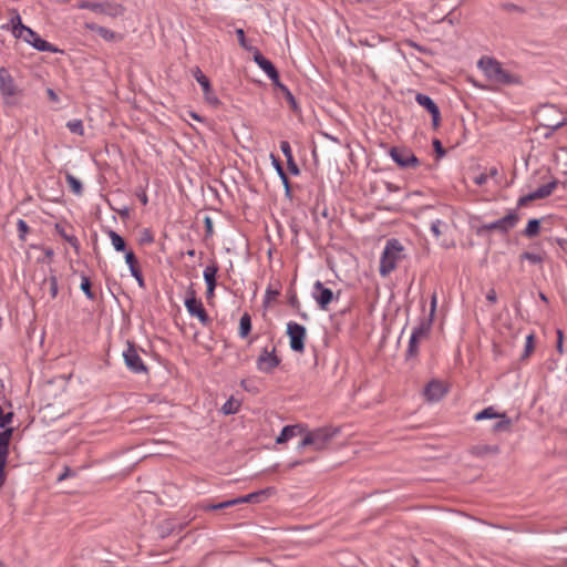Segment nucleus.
Wrapping results in <instances>:
<instances>
[{"label": "nucleus", "instance_id": "obj_1", "mask_svg": "<svg viewBox=\"0 0 567 567\" xmlns=\"http://www.w3.org/2000/svg\"><path fill=\"white\" fill-rule=\"evenodd\" d=\"M405 257L402 243L396 238L389 239L380 257V276L386 278Z\"/></svg>", "mask_w": 567, "mask_h": 567}, {"label": "nucleus", "instance_id": "obj_2", "mask_svg": "<svg viewBox=\"0 0 567 567\" xmlns=\"http://www.w3.org/2000/svg\"><path fill=\"white\" fill-rule=\"evenodd\" d=\"M340 433L338 427L323 426L312 431H306L298 444V450L311 446L315 451H322L328 447L334 436Z\"/></svg>", "mask_w": 567, "mask_h": 567}, {"label": "nucleus", "instance_id": "obj_3", "mask_svg": "<svg viewBox=\"0 0 567 567\" xmlns=\"http://www.w3.org/2000/svg\"><path fill=\"white\" fill-rule=\"evenodd\" d=\"M539 126H543L547 131L544 133V137L548 138L551 134L566 124V117L564 114L551 104H545L539 107L538 113Z\"/></svg>", "mask_w": 567, "mask_h": 567}, {"label": "nucleus", "instance_id": "obj_4", "mask_svg": "<svg viewBox=\"0 0 567 567\" xmlns=\"http://www.w3.org/2000/svg\"><path fill=\"white\" fill-rule=\"evenodd\" d=\"M478 68L494 83L512 84L515 82V76L503 69L502 64L493 58L483 56L478 61Z\"/></svg>", "mask_w": 567, "mask_h": 567}, {"label": "nucleus", "instance_id": "obj_5", "mask_svg": "<svg viewBox=\"0 0 567 567\" xmlns=\"http://www.w3.org/2000/svg\"><path fill=\"white\" fill-rule=\"evenodd\" d=\"M0 94L7 106L18 105L22 96V91L6 68H0Z\"/></svg>", "mask_w": 567, "mask_h": 567}, {"label": "nucleus", "instance_id": "obj_6", "mask_svg": "<svg viewBox=\"0 0 567 567\" xmlns=\"http://www.w3.org/2000/svg\"><path fill=\"white\" fill-rule=\"evenodd\" d=\"M488 419H498V421L492 427L493 432H505L511 427V420L506 416V414H499L492 405L485 408L474 415L475 421H483Z\"/></svg>", "mask_w": 567, "mask_h": 567}, {"label": "nucleus", "instance_id": "obj_7", "mask_svg": "<svg viewBox=\"0 0 567 567\" xmlns=\"http://www.w3.org/2000/svg\"><path fill=\"white\" fill-rule=\"evenodd\" d=\"M287 334L289 337L290 349L295 352L302 353L307 336L306 328L300 323L290 321L287 323Z\"/></svg>", "mask_w": 567, "mask_h": 567}, {"label": "nucleus", "instance_id": "obj_8", "mask_svg": "<svg viewBox=\"0 0 567 567\" xmlns=\"http://www.w3.org/2000/svg\"><path fill=\"white\" fill-rule=\"evenodd\" d=\"M123 359L127 369L133 373H147L148 369L140 357L134 343L127 342V348L123 352Z\"/></svg>", "mask_w": 567, "mask_h": 567}, {"label": "nucleus", "instance_id": "obj_9", "mask_svg": "<svg viewBox=\"0 0 567 567\" xmlns=\"http://www.w3.org/2000/svg\"><path fill=\"white\" fill-rule=\"evenodd\" d=\"M281 362V359L276 353V347L269 350L264 348L257 358V369L262 373H271Z\"/></svg>", "mask_w": 567, "mask_h": 567}, {"label": "nucleus", "instance_id": "obj_10", "mask_svg": "<svg viewBox=\"0 0 567 567\" xmlns=\"http://www.w3.org/2000/svg\"><path fill=\"white\" fill-rule=\"evenodd\" d=\"M390 156L402 168H415L420 165V161L414 153L405 147H392Z\"/></svg>", "mask_w": 567, "mask_h": 567}, {"label": "nucleus", "instance_id": "obj_11", "mask_svg": "<svg viewBox=\"0 0 567 567\" xmlns=\"http://www.w3.org/2000/svg\"><path fill=\"white\" fill-rule=\"evenodd\" d=\"M192 74L197 83L202 86L205 101L212 106H219L220 101L214 93L209 79L202 72L198 66H195L192 70Z\"/></svg>", "mask_w": 567, "mask_h": 567}, {"label": "nucleus", "instance_id": "obj_12", "mask_svg": "<svg viewBox=\"0 0 567 567\" xmlns=\"http://www.w3.org/2000/svg\"><path fill=\"white\" fill-rule=\"evenodd\" d=\"M185 307L190 316L198 318V320L207 326L210 322V318L208 317L203 302L195 297V292L192 291L190 296L185 300Z\"/></svg>", "mask_w": 567, "mask_h": 567}, {"label": "nucleus", "instance_id": "obj_13", "mask_svg": "<svg viewBox=\"0 0 567 567\" xmlns=\"http://www.w3.org/2000/svg\"><path fill=\"white\" fill-rule=\"evenodd\" d=\"M312 297L321 310H328V306L334 298L333 291L317 280L313 284Z\"/></svg>", "mask_w": 567, "mask_h": 567}, {"label": "nucleus", "instance_id": "obj_14", "mask_svg": "<svg viewBox=\"0 0 567 567\" xmlns=\"http://www.w3.org/2000/svg\"><path fill=\"white\" fill-rule=\"evenodd\" d=\"M517 221H518V216L514 213H509L506 216H504L493 223L485 224L483 226V228L486 230H498L501 233H506L509 229H512L516 225Z\"/></svg>", "mask_w": 567, "mask_h": 567}, {"label": "nucleus", "instance_id": "obj_15", "mask_svg": "<svg viewBox=\"0 0 567 567\" xmlns=\"http://www.w3.org/2000/svg\"><path fill=\"white\" fill-rule=\"evenodd\" d=\"M416 102L423 106L432 116V124L436 128L440 124V109L436 103L429 96L422 93H417L415 96Z\"/></svg>", "mask_w": 567, "mask_h": 567}, {"label": "nucleus", "instance_id": "obj_16", "mask_svg": "<svg viewBox=\"0 0 567 567\" xmlns=\"http://www.w3.org/2000/svg\"><path fill=\"white\" fill-rule=\"evenodd\" d=\"M446 392L447 389L442 381L432 380L427 383L423 393L427 401L437 402L446 394Z\"/></svg>", "mask_w": 567, "mask_h": 567}, {"label": "nucleus", "instance_id": "obj_17", "mask_svg": "<svg viewBox=\"0 0 567 567\" xmlns=\"http://www.w3.org/2000/svg\"><path fill=\"white\" fill-rule=\"evenodd\" d=\"M254 61L268 75V78L272 81V84L277 83L279 80V73L270 60L265 58L258 50H256L254 54Z\"/></svg>", "mask_w": 567, "mask_h": 567}, {"label": "nucleus", "instance_id": "obj_18", "mask_svg": "<svg viewBox=\"0 0 567 567\" xmlns=\"http://www.w3.org/2000/svg\"><path fill=\"white\" fill-rule=\"evenodd\" d=\"M40 291H41V297L43 298L45 295H49L50 297V300L56 298L58 296V291H59V288H58V278L54 274V270H50V276L49 277H44L40 284Z\"/></svg>", "mask_w": 567, "mask_h": 567}, {"label": "nucleus", "instance_id": "obj_19", "mask_svg": "<svg viewBox=\"0 0 567 567\" xmlns=\"http://www.w3.org/2000/svg\"><path fill=\"white\" fill-rule=\"evenodd\" d=\"M306 426L303 424H292V425H286L280 434L276 439L277 444H284L288 442L289 440L298 436V435H305Z\"/></svg>", "mask_w": 567, "mask_h": 567}, {"label": "nucleus", "instance_id": "obj_20", "mask_svg": "<svg viewBox=\"0 0 567 567\" xmlns=\"http://www.w3.org/2000/svg\"><path fill=\"white\" fill-rule=\"evenodd\" d=\"M125 262L127 264L131 275L136 279L141 288H145V280L142 271L138 267V261L135 254L132 250L125 252Z\"/></svg>", "mask_w": 567, "mask_h": 567}, {"label": "nucleus", "instance_id": "obj_21", "mask_svg": "<svg viewBox=\"0 0 567 567\" xmlns=\"http://www.w3.org/2000/svg\"><path fill=\"white\" fill-rule=\"evenodd\" d=\"M557 184H558V181L555 177L550 176L546 183L534 188V194H533L534 200L543 199V198H546L549 195H551L554 189L557 187Z\"/></svg>", "mask_w": 567, "mask_h": 567}, {"label": "nucleus", "instance_id": "obj_22", "mask_svg": "<svg viewBox=\"0 0 567 567\" xmlns=\"http://www.w3.org/2000/svg\"><path fill=\"white\" fill-rule=\"evenodd\" d=\"M470 453L476 457H486L498 454L499 447L497 445L476 444L470 449Z\"/></svg>", "mask_w": 567, "mask_h": 567}, {"label": "nucleus", "instance_id": "obj_23", "mask_svg": "<svg viewBox=\"0 0 567 567\" xmlns=\"http://www.w3.org/2000/svg\"><path fill=\"white\" fill-rule=\"evenodd\" d=\"M219 270L218 264L216 260H213L206 268L204 269L203 277L206 284V287L213 288L217 286V272Z\"/></svg>", "mask_w": 567, "mask_h": 567}, {"label": "nucleus", "instance_id": "obj_24", "mask_svg": "<svg viewBox=\"0 0 567 567\" xmlns=\"http://www.w3.org/2000/svg\"><path fill=\"white\" fill-rule=\"evenodd\" d=\"M433 319L430 317H423L417 326H415L412 330L411 334H415L421 340H424L429 337L431 328H432Z\"/></svg>", "mask_w": 567, "mask_h": 567}, {"label": "nucleus", "instance_id": "obj_25", "mask_svg": "<svg viewBox=\"0 0 567 567\" xmlns=\"http://www.w3.org/2000/svg\"><path fill=\"white\" fill-rule=\"evenodd\" d=\"M270 491H271L270 488L261 489V491H258V492H254V493L247 494L245 496L233 498V501L235 502V505L243 504V503H258V502L261 501V498H264L267 495H269Z\"/></svg>", "mask_w": 567, "mask_h": 567}, {"label": "nucleus", "instance_id": "obj_26", "mask_svg": "<svg viewBox=\"0 0 567 567\" xmlns=\"http://www.w3.org/2000/svg\"><path fill=\"white\" fill-rule=\"evenodd\" d=\"M27 43L32 45L35 50L41 51V52L55 53L59 51V49L56 47H54L52 43L45 41L44 39L40 38V35H38L34 39H27Z\"/></svg>", "mask_w": 567, "mask_h": 567}, {"label": "nucleus", "instance_id": "obj_27", "mask_svg": "<svg viewBox=\"0 0 567 567\" xmlns=\"http://www.w3.org/2000/svg\"><path fill=\"white\" fill-rule=\"evenodd\" d=\"M66 226L62 224H55V230L56 233L66 241L69 243L74 250L78 252L80 249V243L79 239L69 233H66Z\"/></svg>", "mask_w": 567, "mask_h": 567}, {"label": "nucleus", "instance_id": "obj_28", "mask_svg": "<svg viewBox=\"0 0 567 567\" xmlns=\"http://www.w3.org/2000/svg\"><path fill=\"white\" fill-rule=\"evenodd\" d=\"M272 163H274V166L282 182V185L285 187V193H286V196L287 197H290L291 196V188H290V182H289V178L287 176V174L285 173L284 171V167L280 163V161L276 157L272 156Z\"/></svg>", "mask_w": 567, "mask_h": 567}, {"label": "nucleus", "instance_id": "obj_29", "mask_svg": "<svg viewBox=\"0 0 567 567\" xmlns=\"http://www.w3.org/2000/svg\"><path fill=\"white\" fill-rule=\"evenodd\" d=\"M274 85L281 91L292 111L297 112L299 109L298 103L291 91L284 83L280 82V79L277 81V83H274Z\"/></svg>", "mask_w": 567, "mask_h": 567}, {"label": "nucleus", "instance_id": "obj_30", "mask_svg": "<svg viewBox=\"0 0 567 567\" xmlns=\"http://www.w3.org/2000/svg\"><path fill=\"white\" fill-rule=\"evenodd\" d=\"M106 234L110 237L112 246L116 251H125L126 243L121 235H118L116 231L112 229H109Z\"/></svg>", "mask_w": 567, "mask_h": 567}, {"label": "nucleus", "instance_id": "obj_31", "mask_svg": "<svg viewBox=\"0 0 567 567\" xmlns=\"http://www.w3.org/2000/svg\"><path fill=\"white\" fill-rule=\"evenodd\" d=\"M11 23V32L14 37H23V30H27V25L22 23L21 17L19 13H14V16L10 19Z\"/></svg>", "mask_w": 567, "mask_h": 567}, {"label": "nucleus", "instance_id": "obj_32", "mask_svg": "<svg viewBox=\"0 0 567 567\" xmlns=\"http://www.w3.org/2000/svg\"><path fill=\"white\" fill-rule=\"evenodd\" d=\"M65 181L70 187V189L76 195L81 196L83 194V185L80 179H78L74 175L66 173Z\"/></svg>", "mask_w": 567, "mask_h": 567}, {"label": "nucleus", "instance_id": "obj_33", "mask_svg": "<svg viewBox=\"0 0 567 567\" xmlns=\"http://www.w3.org/2000/svg\"><path fill=\"white\" fill-rule=\"evenodd\" d=\"M235 505V502L233 499H228V501H225V502H220V503H217V504H213V503H207V502H203L199 507L205 511V512H208V511H217V509H225V508H229L231 506Z\"/></svg>", "mask_w": 567, "mask_h": 567}, {"label": "nucleus", "instance_id": "obj_34", "mask_svg": "<svg viewBox=\"0 0 567 567\" xmlns=\"http://www.w3.org/2000/svg\"><path fill=\"white\" fill-rule=\"evenodd\" d=\"M251 331V318L249 313L245 312L239 320V337L246 338Z\"/></svg>", "mask_w": 567, "mask_h": 567}, {"label": "nucleus", "instance_id": "obj_35", "mask_svg": "<svg viewBox=\"0 0 567 567\" xmlns=\"http://www.w3.org/2000/svg\"><path fill=\"white\" fill-rule=\"evenodd\" d=\"M87 27L106 41H114L117 38L116 33L107 28L94 24Z\"/></svg>", "mask_w": 567, "mask_h": 567}, {"label": "nucleus", "instance_id": "obj_36", "mask_svg": "<svg viewBox=\"0 0 567 567\" xmlns=\"http://www.w3.org/2000/svg\"><path fill=\"white\" fill-rule=\"evenodd\" d=\"M420 341L422 340L415 337V334H411L406 349V359H412L417 355Z\"/></svg>", "mask_w": 567, "mask_h": 567}, {"label": "nucleus", "instance_id": "obj_37", "mask_svg": "<svg viewBox=\"0 0 567 567\" xmlns=\"http://www.w3.org/2000/svg\"><path fill=\"white\" fill-rule=\"evenodd\" d=\"M240 408V402L238 400H235L234 398H230L229 400H227L220 411L226 414V415H229V414H235L238 412Z\"/></svg>", "mask_w": 567, "mask_h": 567}, {"label": "nucleus", "instance_id": "obj_38", "mask_svg": "<svg viewBox=\"0 0 567 567\" xmlns=\"http://www.w3.org/2000/svg\"><path fill=\"white\" fill-rule=\"evenodd\" d=\"M13 433V429L9 427L0 432V452L9 453L10 440Z\"/></svg>", "mask_w": 567, "mask_h": 567}, {"label": "nucleus", "instance_id": "obj_39", "mask_svg": "<svg viewBox=\"0 0 567 567\" xmlns=\"http://www.w3.org/2000/svg\"><path fill=\"white\" fill-rule=\"evenodd\" d=\"M82 8L89 9L95 13H107L110 14V4L107 3H96V2H85L82 4Z\"/></svg>", "mask_w": 567, "mask_h": 567}, {"label": "nucleus", "instance_id": "obj_40", "mask_svg": "<svg viewBox=\"0 0 567 567\" xmlns=\"http://www.w3.org/2000/svg\"><path fill=\"white\" fill-rule=\"evenodd\" d=\"M431 233L433 234V236L439 239L446 229H443V228H446V224L444 221H442L441 219H435L431 223Z\"/></svg>", "mask_w": 567, "mask_h": 567}, {"label": "nucleus", "instance_id": "obj_41", "mask_svg": "<svg viewBox=\"0 0 567 567\" xmlns=\"http://www.w3.org/2000/svg\"><path fill=\"white\" fill-rule=\"evenodd\" d=\"M80 288L84 292V295L87 297V299H90V300L95 299V293L91 289V281H90L89 277H86L84 275L81 277Z\"/></svg>", "mask_w": 567, "mask_h": 567}, {"label": "nucleus", "instance_id": "obj_42", "mask_svg": "<svg viewBox=\"0 0 567 567\" xmlns=\"http://www.w3.org/2000/svg\"><path fill=\"white\" fill-rule=\"evenodd\" d=\"M66 127L70 130L71 133L83 135L84 134V127L81 120H72L66 123Z\"/></svg>", "mask_w": 567, "mask_h": 567}, {"label": "nucleus", "instance_id": "obj_43", "mask_svg": "<svg viewBox=\"0 0 567 567\" xmlns=\"http://www.w3.org/2000/svg\"><path fill=\"white\" fill-rule=\"evenodd\" d=\"M8 455H9L8 452H0V489L2 488V486L4 485V482H6L4 470H6V465H7V461H8Z\"/></svg>", "mask_w": 567, "mask_h": 567}, {"label": "nucleus", "instance_id": "obj_44", "mask_svg": "<svg viewBox=\"0 0 567 567\" xmlns=\"http://www.w3.org/2000/svg\"><path fill=\"white\" fill-rule=\"evenodd\" d=\"M17 229H18V233H19V238L24 240L25 235L30 230V227L28 226V224L23 219H19L18 223H17Z\"/></svg>", "mask_w": 567, "mask_h": 567}, {"label": "nucleus", "instance_id": "obj_45", "mask_svg": "<svg viewBox=\"0 0 567 567\" xmlns=\"http://www.w3.org/2000/svg\"><path fill=\"white\" fill-rule=\"evenodd\" d=\"M488 181L492 179L496 185L501 184V181L498 179L499 172L496 166L489 167L486 172Z\"/></svg>", "mask_w": 567, "mask_h": 567}, {"label": "nucleus", "instance_id": "obj_46", "mask_svg": "<svg viewBox=\"0 0 567 567\" xmlns=\"http://www.w3.org/2000/svg\"><path fill=\"white\" fill-rule=\"evenodd\" d=\"M280 151L285 155L286 159H290L293 157L292 150L288 141L280 142Z\"/></svg>", "mask_w": 567, "mask_h": 567}, {"label": "nucleus", "instance_id": "obj_47", "mask_svg": "<svg viewBox=\"0 0 567 567\" xmlns=\"http://www.w3.org/2000/svg\"><path fill=\"white\" fill-rule=\"evenodd\" d=\"M204 224H205V237L208 238V237H212L214 235V226H213V220L209 216H206L204 218Z\"/></svg>", "mask_w": 567, "mask_h": 567}, {"label": "nucleus", "instance_id": "obj_48", "mask_svg": "<svg viewBox=\"0 0 567 567\" xmlns=\"http://www.w3.org/2000/svg\"><path fill=\"white\" fill-rule=\"evenodd\" d=\"M13 417V412L3 413V411L0 414V427H6L9 423H11Z\"/></svg>", "mask_w": 567, "mask_h": 567}, {"label": "nucleus", "instance_id": "obj_49", "mask_svg": "<svg viewBox=\"0 0 567 567\" xmlns=\"http://www.w3.org/2000/svg\"><path fill=\"white\" fill-rule=\"evenodd\" d=\"M473 182L477 185V186H484L487 184L488 182V178H487V174L484 172V173H480L477 175H475L473 177Z\"/></svg>", "mask_w": 567, "mask_h": 567}, {"label": "nucleus", "instance_id": "obj_50", "mask_svg": "<svg viewBox=\"0 0 567 567\" xmlns=\"http://www.w3.org/2000/svg\"><path fill=\"white\" fill-rule=\"evenodd\" d=\"M287 166H288V171L292 174V175H298L300 173V169L297 165V163L295 162V158H290V159H287Z\"/></svg>", "mask_w": 567, "mask_h": 567}, {"label": "nucleus", "instance_id": "obj_51", "mask_svg": "<svg viewBox=\"0 0 567 567\" xmlns=\"http://www.w3.org/2000/svg\"><path fill=\"white\" fill-rule=\"evenodd\" d=\"M39 34L33 31L31 28L27 27V30H23V37H16L17 39H22L23 41L27 42V39H34L37 38Z\"/></svg>", "mask_w": 567, "mask_h": 567}, {"label": "nucleus", "instance_id": "obj_52", "mask_svg": "<svg viewBox=\"0 0 567 567\" xmlns=\"http://www.w3.org/2000/svg\"><path fill=\"white\" fill-rule=\"evenodd\" d=\"M532 341H533V338H532V332H530L525 338V351H524L525 357H528L532 353Z\"/></svg>", "mask_w": 567, "mask_h": 567}, {"label": "nucleus", "instance_id": "obj_53", "mask_svg": "<svg viewBox=\"0 0 567 567\" xmlns=\"http://www.w3.org/2000/svg\"><path fill=\"white\" fill-rule=\"evenodd\" d=\"M557 333V351L561 354L563 353V342H564V332L560 329L556 330Z\"/></svg>", "mask_w": 567, "mask_h": 567}, {"label": "nucleus", "instance_id": "obj_54", "mask_svg": "<svg viewBox=\"0 0 567 567\" xmlns=\"http://www.w3.org/2000/svg\"><path fill=\"white\" fill-rule=\"evenodd\" d=\"M141 241L144 243V244H152L154 241L153 234L148 229H145L142 233Z\"/></svg>", "mask_w": 567, "mask_h": 567}, {"label": "nucleus", "instance_id": "obj_55", "mask_svg": "<svg viewBox=\"0 0 567 567\" xmlns=\"http://www.w3.org/2000/svg\"><path fill=\"white\" fill-rule=\"evenodd\" d=\"M433 147L439 157L445 155V150L443 148L442 143L439 140L433 141Z\"/></svg>", "mask_w": 567, "mask_h": 567}, {"label": "nucleus", "instance_id": "obj_56", "mask_svg": "<svg viewBox=\"0 0 567 567\" xmlns=\"http://www.w3.org/2000/svg\"><path fill=\"white\" fill-rule=\"evenodd\" d=\"M236 35H237L239 44L243 48L247 49L245 31L243 29H237Z\"/></svg>", "mask_w": 567, "mask_h": 567}, {"label": "nucleus", "instance_id": "obj_57", "mask_svg": "<svg viewBox=\"0 0 567 567\" xmlns=\"http://www.w3.org/2000/svg\"><path fill=\"white\" fill-rule=\"evenodd\" d=\"M486 299L491 303H495L497 301V293L494 288L489 289L486 293Z\"/></svg>", "mask_w": 567, "mask_h": 567}, {"label": "nucleus", "instance_id": "obj_58", "mask_svg": "<svg viewBox=\"0 0 567 567\" xmlns=\"http://www.w3.org/2000/svg\"><path fill=\"white\" fill-rule=\"evenodd\" d=\"M528 202H532V192L525 194L524 196H522L518 202H517V205L518 206H525Z\"/></svg>", "mask_w": 567, "mask_h": 567}, {"label": "nucleus", "instance_id": "obj_59", "mask_svg": "<svg viewBox=\"0 0 567 567\" xmlns=\"http://www.w3.org/2000/svg\"><path fill=\"white\" fill-rule=\"evenodd\" d=\"M435 310H436V295L433 293V296L431 298V311L429 315L430 318H432V319L434 318Z\"/></svg>", "mask_w": 567, "mask_h": 567}, {"label": "nucleus", "instance_id": "obj_60", "mask_svg": "<svg viewBox=\"0 0 567 567\" xmlns=\"http://www.w3.org/2000/svg\"><path fill=\"white\" fill-rule=\"evenodd\" d=\"M47 94H48V97L52 101V102H59V96L58 94L54 92L53 89H47Z\"/></svg>", "mask_w": 567, "mask_h": 567}, {"label": "nucleus", "instance_id": "obj_61", "mask_svg": "<svg viewBox=\"0 0 567 567\" xmlns=\"http://www.w3.org/2000/svg\"><path fill=\"white\" fill-rule=\"evenodd\" d=\"M504 9L508 12L523 11L520 7H518L517 4H514V3L504 4Z\"/></svg>", "mask_w": 567, "mask_h": 567}, {"label": "nucleus", "instance_id": "obj_62", "mask_svg": "<svg viewBox=\"0 0 567 567\" xmlns=\"http://www.w3.org/2000/svg\"><path fill=\"white\" fill-rule=\"evenodd\" d=\"M540 224H542V221L539 219H535L534 218V223H533L534 237L537 236L540 233V229H542Z\"/></svg>", "mask_w": 567, "mask_h": 567}, {"label": "nucleus", "instance_id": "obj_63", "mask_svg": "<svg viewBox=\"0 0 567 567\" xmlns=\"http://www.w3.org/2000/svg\"><path fill=\"white\" fill-rule=\"evenodd\" d=\"M278 295H279L278 290H272V289L268 288L266 291V299L267 300L275 299Z\"/></svg>", "mask_w": 567, "mask_h": 567}, {"label": "nucleus", "instance_id": "obj_64", "mask_svg": "<svg viewBox=\"0 0 567 567\" xmlns=\"http://www.w3.org/2000/svg\"><path fill=\"white\" fill-rule=\"evenodd\" d=\"M43 252H44V257L48 258V259H52L53 256H54V250L50 247H45L43 248Z\"/></svg>", "mask_w": 567, "mask_h": 567}]
</instances>
